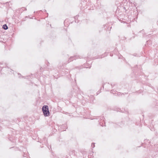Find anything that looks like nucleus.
Masks as SVG:
<instances>
[{"instance_id":"f257e3e1","label":"nucleus","mask_w":158,"mask_h":158,"mask_svg":"<svg viewBox=\"0 0 158 158\" xmlns=\"http://www.w3.org/2000/svg\"><path fill=\"white\" fill-rule=\"evenodd\" d=\"M42 111L45 116H48L49 115V112L48 110V106H44L42 107Z\"/></svg>"},{"instance_id":"f03ea898","label":"nucleus","mask_w":158,"mask_h":158,"mask_svg":"<svg viewBox=\"0 0 158 158\" xmlns=\"http://www.w3.org/2000/svg\"><path fill=\"white\" fill-rule=\"evenodd\" d=\"M2 28L5 30H6L8 29V27L6 24L4 25L3 26Z\"/></svg>"}]
</instances>
